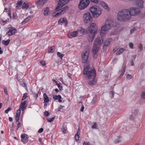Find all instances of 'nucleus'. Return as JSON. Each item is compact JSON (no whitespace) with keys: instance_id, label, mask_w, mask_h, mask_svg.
<instances>
[{"instance_id":"nucleus-11","label":"nucleus","mask_w":145,"mask_h":145,"mask_svg":"<svg viewBox=\"0 0 145 145\" xmlns=\"http://www.w3.org/2000/svg\"><path fill=\"white\" fill-rule=\"evenodd\" d=\"M100 47L94 45L93 44L92 48V52L93 55V57L94 58H97L98 56V52L100 49Z\"/></svg>"},{"instance_id":"nucleus-35","label":"nucleus","mask_w":145,"mask_h":145,"mask_svg":"<svg viewBox=\"0 0 145 145\" xmlns=\"http://www.w3.org/2000/svg\"><path fill=\"white\" fill-rule=\"evenodd\" d=\"M79 138V134H78V132L75 134V138L76 141H78V140Z\"/></svg>"},{"instance_id":"nucleus-58","label":"nucleus","mask_w":145,"mask_h":145,"mask_svg":"<svg viewBox=\"0 0 145 145\" xmlns=\"http://www.w3.org/2000/svg\"><path fill=\"white\" fill-rule=\"evenodd\" d=\"M4 92L5 93V94H7L8 92H7V91L6 88H4Z\"/></svg>"},{"instance_id":"nucleus-16","label":"nucleus","mask_w":145,"mask_h":145,"mask_svg":"<svg viewBox=\"0 0 145 145\" xmlns=\"http://www.w3.org/2000/svg\"><path fill=\"white\" fill-rule=\"evenodd\" d=\"M21 141L24 144H25L27 142L28 139L27 135L26 134H22L21 135Z\"/></svg>"},{"instance_id":"nucleus-45","label":"nucleus","mask_w":145,"mask_h":145,"mask_svg":"<svg viewBox=\"0 0 145 145\" xmlns=\"http://www.w3.org/2000/svg\"><path fill=\"white\" fill-rule=\"evenodd\" d=\"M46 0H41V2H40V5H44L45 3L46 2Z\"/></svg>"},{"instance_id":"nucleus-31","label":"nucleus","mask_w":145,"mask_h":145,"mask_svg":"<svg viewBox=\"0 0 145 145\" xmlns=\"http://www.w3.org/2000/svg\"><path fill=\"white\" fill-rule=\"evenodd\" d=\"M67 128L66 127L64 126H63L61 129V131L63 133L65 134L66 133Z\"/></svg>"},{"instance_id":"nucleus-40","label":"nucleus","mask_w":145,"mask_h":145,"mask_svg":"<svg viewBox=\"0 0 145 145\" xmlns=\"http://www.w3.org/2000/svg\"><path fill=\"white\" fill-rule=\"evenodd\" d=\"M64 107H65L64 106L60 105L57 111H61V109H63V108Z\"/></svg>"},{"instance_id":"nucleus-49","label":"nucleus","mask_w":145,"mask_h":145,"mask_svg":"<svg viewBox=\"0 0 145 145\" xmlns=\"http://www.w3.org/2000/svg\"><path fill=\"white\" fill-rule=\"evenodd\" d=\"M44 115L46 116H48L49 114V113L48 112L46 111L44 112Z\"/></svg>"},{"instance_id":"nucleus-48","label":"nucleus","mask_w":145,"mask_h":145,"mask_svg":"<svg viewBox=\"0 0 145 145\" xmlns=\"http://www.w3.org/2000/svg\"><path fill=\"white\" fill-rule=\"evenodd\" d=\"M129 46L131 48H133V44L132 42H130L129 44Z\"/></svg>"},{"instance_id":"nucleus-52","label":"nucleus","mask_w":145,"mask_h":145,"mask_svg":"<svg viewBox=\"0 0 145 145\" xmlns=\"http://www.w3.org/2000/svg\"><path fill=\"white\" fill-rule=\"evenodd\" d=\"M43 129L42 128H41L39 130L38 132L39 133H41L43 132Z\"/></svg>"},{"instance_id":"nucleus-27","label":"nucleus","mask_w":145,"mask_h":145,"mask_svg":"<svg viewBox=\"0 0 145 145\" xmlns=\"http://www.w3.org/2000/svg\"><path fill=\"white\" fill-rule=\"evenodd\" d=\"M10 42V40L8 39L7 40H3L2 41V43L5 45H8Z\"/></svg>"},{"instance_id":"nucleus-7","label":"nucleus","mask_w":145,"mask_h":145,"mask_svg":"<svg viewBox=\"0 0 145 145\" xmlns=\"http://www.w3.org/2000/svg\"><path fill=\"white\" fill-rule=\"evenodd\" d=\"M89 3V0H81L78 5L79 8L80 10H83L88 5Z\"/></svg>"},{"instance_id":"nucleus-5","label":"nucleus","mask_w":145,"mask_h":145,"mask_svg":"<svg viewBox=\"0 0 145 145\" xmlns=\"http://www.w3.org/2000/svg\"><path fill=\"white\" fill-rule=\"evenodd\" d=\"M83 74L86 75L89 79H94L96 75V71L95 69H90L89 65H87L84 67Z\"/></svg>"},{"instance_id":"nucleus-63","label":"nucleus","mask_w":145,"mask_h":145,"mask_svg":"<svg viewBox=\"0 0 145 145\" xmlns=\"http://www.w3.org/2000/svg\"><path fill=\"white\" fill-rule=\"evenodd\" d=\"M121 140H118V141H117V140H115L114 141V142H115V143H119V142H120V141Z\"/></svg>"},{"instance_id":"nucleus-62","label":"nucleus","mask_w":145,"mask_h":145,"mask_svg":"<svg viewBox=\"0 0 145 145\" xmlns=\"http://www.w3.org/2000/svg\"><path fill=\"white\" fill-rule=\"evenodd\" d=\"M9 120L10 121L12 122L13 120L12 118L11 117H10L9 118Z\"/></svg>"},{"instance_id":"nucleus-44","label":"nucleus","mask_w":145,"mask_h":145,"mask_svg":"<svg viewBox=\"0 0 145 145\" xmlns=\"http://www.w3.org/2000/svg\"><path fill=\"white\" fill-rule=\"evenodd\" d=\"M21 113V111L20 109H19L17 111L16 115L20 116Z\"/></svg>"},{"instance_id":"nucleus-4","label":"nucleus","mask_w":145,"mask_h":145,"mask_svg":"<svg viewBox=\"0 0 145 145\" xmlns=\"http://www.w3.org/2000/svg\"><path fill=\"white\" fill-rule=\"evenodd\" d=\"M88 39L90 42H92L95 38L98 31V27L95 23H91L88 28Z\"/></svg>"},{"instance_id":"nucleus-22","label":"nucleus","mask_w":145,"mask_h":145,"mask_svg":"<svg viewBox=\"0 0 145 145\" xmlns=\"http://www.w3.org/2000/svg\"><path fill=\"white\" fill-rule=\"evenodd\" d=\"M125 69L126 67H123L122 69L120 71H119V72L120 73L119 77H121L123 76L125 72Z\"/></svg>"},{"instance_id":"nucleus-29","label":"nucleus","mask_w":145,"mask_h":145,"mask_svg":"<svg viewBox=\"0 0 145 145\" xmlns=\"http://www.w3.org/2000/svg\"><path fill=\"white\" fill-rule=\"evenodd\" d=\"M49 11V9L48 7H47L44 10V16H47L48 15V13Z\"/></svg>"},{"instance_id":"nucleus-33","label":"nucleus","mask_w":145,"mask_h":145,"mask_svg":"<svg viewBox=\"0 0 145 145\" xmlns=\"http://www.w3.org/2000/svg\"><path fill=\"white\" fill-rule=\"evenodd\" d=\"M44 33L43 31H41L37 33V35L38 37H40L43 35Z\"/></svg>"},{"instance_id":"nucleus-10","label":"nucleus","mask_w":145,"mask_h":145,"mask_svg":"<svg viewBox=\"0 0 145 145\" xmlns=\"http://www.w3.org/2000/svg\"><path fill=\"white\" fill-rule=\"evenodd\" d=\"M89 53V50L87 49L85 50L82 53V62L83 63H85L87 61Z\"/></svg>"},{"instance_id":"nucleus-57","label":"nucleus","mask_w":145,"mask_h":145,"mask_svg":"<svg viewBox=\"0 0 145 145\" xmlns=\"http://www.w3.org/2000/svg\"><path fill=\"white\" fill-rule=\"evenodd\" d=\"M89 142H84L83 143V145H89Z\"/></svg>"},{"instance_id":"nucleus-3","label":"nucleus","mask_w":145,"mask_h":145,"mask_svg":"<svg viewBox=\"0 0 145 145\" xmlns=\"http://www.w3.org/2000/svg\"><path fill=\"white\" fill-rule=\"evenodd\" d=\"M115 23L112 20H106L104 25L102 27L100 30V35L102 37L105 35L107 31L110 30L115 25Z\"/></svg>"},{"instance_id":"nucleus-53","label":"nucleus","mask_w":145,"mask_h":145,"mask_svg":"<svg viewBox=\"0 0 145 145\" xmlns=\"http://www.w3.org/2000/svg\"><path fill=\"white\" fill-rule=\"evenodd\" d=\"M22 3V1H18L17 2V5H21Z\"/></svg>"},{"instance_id":"nucleus-9","label":"nucleus","mask_w":145,"mask_h":145,"mask_svg":"<svg viewBox=\"0 0 145 145\" xmlns=\"http://www.w3.org/2000/svg\"><path fill=\"white\" fill-rule=\"evenodd\" d=\"M83 19L84 22L86 24L90 23L92 20V18L89 13L84 14L83 15Z\"/></svg>"},{"instance_id":"nucleus-55","label":"nucleus","mask_w":145,"mask_h":145,"mask_svg":"<svg viewBox=\"0 0 145 145\" xmlns=\"http://www.w3.org/2000/svg\"><path fill=\"white\" fill-rule=\"evenodd\" d=\"M110 93L111 95V97L112 98H113L114 96V93L112 91H110Z\"/></svg>"},{"instance_id":"nucleus-38","label":"nucleus","mask_w":145,"mask_h":145,"mask_svg":"<svg viewBox=\"0 0 145 145\" xmlns=\"http://www.w3.org/2000/svg\"><path fill=\"white\" fill-rule=\"evenodd\" d=\"M55 119V117H53L52 118H48L47 119V120L48 121L50 122H52V121H53Z\"/></svg>"},{"instance_id":"nucleus-24","label":"nucleus","mask_w":145,"mask_h":145,"mask_svg":"<svg viewBox=\"0 0 145 145\" xmlns=\"http://www.w3.org/2000/svg\"><path fill=\"white\" fill-rule=\"evenodd\" d=\"M80 33L81 34L85 35L87 33V31L86 29H85L82 28L80 30Z\"/></svg>"},{"instance_id":"nucleus-60","label":"nucleus","mask_w":145,"mask_h":145,"mask_svg":"<svg viewBox=\"0 0 145 145\" xmlns=\"http://www.w3.org/2000/svg\"><path fill=\"white\" fill-rule=\"evenodd\" d=\"M68 76L71 79H72V78L71 77V76H72L71 74L69 73H68Z\"/></svg>"},{"instance_id":"nucleus-42","label":"nucleus","mask_w":145,"mask_h":145,"mask_svg":"<svg viewBox=\"0 0 145 145\" xmlns=\"http://www.w3.org/2000/svg\"><path fill=\"white\" fill-rule=\"evenodd\" d=\"M91 1L95 4H97L99 2V0H90Z\"/></svg>"},{"instance_id":"nucleus-59","label":"nucleus","mask_w":145,"mask_h":145,"mask_svg":"<svg viewBox=\"0 0 145 145\" xmlns=\"http://www.w3.org/2000/svg\"><path fill=\"white\" fill-rule=\"evenodd\" d=\"M16 13H14L13 15L12 16V17H13V18L16 19Z\"/></svg>"},{"instance_id":"nucleus-32","label":"nucleus","mask_w":145,"mask_h":145,"mask_svg":"<svg viewBox=\"0 0 145 145\" xmlns=\"http://www.w3.org/2000/svg\"><path fill=\"white\" fill-rule=\"evenodd\" d=\"M92 79V80L89 83V85L91 86L94 85L96 83V82L95 81L94 79Z\"/></svg>"},{"instance_id":"nucleus-54","label":"nucleus","mask_w":145,"mask_h":145,"mask_svg":"<svg viewBox=\"0 0 145 145\" xmlns=\"http://www.w3.org/2000/svg\"><path fill=\"white\" fill-rule=\"evenodd\" d=\"M139 47L140 50H142V45L141 43H140L139 44Z\"/></svg>"},{"instance_id":"nucleus-28","label":"nucleus","mask_w":145,"mask_h":145,"mask_svg":"<svg viewBox=\"0 0 145 145\" xmlns=\"http://www.w3.org/2000/svg\"><path fill=\"white\" fill-rule=\"evenodd\" d=\"M53 98L55 100L59 99H61V95H53Z\"/></svg>"},{"instance_id":"nucleus-36","label":"nucleus","mask_w":145,"mask_h":145,"mask_svg":"<svg viewBox=\"0 0 145 145\" xmlns=\"http://www.w3.org/2000/svg\"><path fill=\"white\" fill-rule=\"evenodd\" d=\"M57 55L60 58H62L63 56H64V55L61 54L60 52H58L57 53Z\"/></svg>"},{"instance_id":"nucleus-1","label":"nucleus","mask_w":145,"mask_h":145,"mask_svg":"<svg viewBox=\"0 0 145 145\" xmlns=\"http://www.w3.org/2000/svg\"><path fill=\"white\" fill-rule=\"evenodd\" d=\"M117 19L119 21L124 22L130 20L131 19L129 10L123 9L119 11L117 15Z\"/></svg>"},{"instance_id":"nucleus-41","label":"nucleus","mask_w":145,"mask_h":145,"mask_svg":"<svg viewBox=\"0 0 145 145\" xmlns=\"http://www.w3.org/2000/svg\"><path fill=\"white\" fill-rule=\"evenodd\" d=\"M27 93L24 94V95H23V96L22 99V100H24L27 97Z\"/></svg>"},{"instance_id":"nucleus-39","label":"nucleus","mask_w":145,"mask_h":145,"mask_svg":"<svg viewBox=\"0 0 145 145\" xmlns=\"http://www.w3.org/2000/svg\"><path fill=\"white\" fill-rule=\"evenodd\" d=\"M132 76L129 74H127V75L126 78L128 79H130L132 78Z\"/></svg>"},{"instance_id":"nucleus-21","label":"nucleus","mask_w":145,"mask_h":145,"mask_svg":"<svg viewBox=\"0 0 145 145\" xmlns=\"http://www.w3.org/2000/svg\"><path fill=\"white\" fill-rule=\"evenodd\" d=\"M33 16H30L27 17L26 18L24 19L23 21L22 22L21 24L22 25H24L27 23L29 20L33 18Z\"/></svg>"},{"instance_id":"nucleus-34","label":"nucleus","mask_w":145,"mask_h":145,"mask_svg":"<svg viewBox=\"0 0 145 145\" xmlns=\"http://www.w3.org/2000/svg\"><path fill=\"white\" fill-rule=\"evenodd\" d=\"M97 96H95L94 97L91 101V103L93 104H95V101H96L97 99Z\"/></svg>"},{"instance_id":"nucleus-19","label":"nucleus","mask_w":145,"mask_h":145,"mask_svg":"<svg viewBox=\"0 0 145 145\" xmlns=\"http://www.w3.org/2000/svg\"><path fill=\"white\" fill-rule=\"evenodd\" d=\"M58 23L59 24L61 23L64 24L65 26L67 24V21L65 18H61L58 20Z\"/></svg>"},{"instance_id":"nucleus-64","label":"nucleus","mask_w":145,"mask_h":145,"mask_svg":"<svg viewBox=\"0 0 145 145\" xmlns=\"http://www.w3.org/2000/svg\"><path fill=\"white\" fill-rule=\"evenodd\" d=\"M84 107L83 106H82V107L81 108L80 110L82 112L84 110Z\"/></svg>"},{"instance_id":"nucleus-6","label":"nucleus","mask_w":145,"mask_h":145,"mask_svg":"<svg viewBox=\"0 0 145 145\" xmlns=\"http://www.w3.org/2000/svg\"><path fill=\"white\" fill-rule=\"evenodd\" d=\"M89 10L95 18L98 17L102 13L101 9L96 5L91 7Z\"/></svg>"},{"instance_id":"nucleus-12","label":"nucleus","mask_w":145,"mask_h":145,"mask_svg":"<svg viewBox=\"0 0 145 145\" xmlns=\"http://www.w3.org/2000/svg\"><path fill=\"white\" fill-rule=\"evenodd\" d=\"M103 41L102 37H97L95 39L93 44L100 47V46L103 44Z\"/></svg>"},{"instance_id":"nucleus-46","label":"nucleus","mask_w":145,"mask_h":145,"mask_svg":"<svg viewBox=\"0 0 145 145\" xmlns=\"http://www.w3.org/2000/svg\"><path fill=\"white\" fill-rule=\"evenodd\" d=\"M61 83H59L57 84V86H58V88L60 89V90H62L63 87L62 86H61Z\"/></svg>"},{"instance_id":"nucleus-51","label":"nucleus","mask_w":145,"mask_h":145,"mask_svg":"<svg viewBox=\"0 0 145 145\" xmlns=\"http://www.w3.org/2000/svg\"><path fill=\"white\" fill-rule=\"evenodd\" d=\"M40 63L42 65H46L45 62L44 61H40Z\"/></svg>"},{"instance_id":"nucleus-37","label":"nucleus","mask_w":145,"mask_h":145,"mask_svg":"<svg viewBox=\"0 0 145 145\" xmlns=\"http://www.w3.org/2000/svg\"><path fill=\"white\" fill-rule=\"evenodd\" d=\"M98 127V125L96 122L94 123V125H93L92 126V128L93 129H97Z\"/></svg>"},{"instance_id":"nucleus-61","label":"nucleus","mask_w":145,"mask_h":145,"mask_svg":"<svg viewBox=\"0 0 145 145\" xmlns=\"http://www.w3.org/2000/svg\"><path fill=\"white\" fill-rule=\"evenodd\" d=\"M40 2H41V0H39L37 1L36 2V3L37 4H39L40 5Z\"/></svg>"},{"instance_id":"nucleus-30","label":"nucleus","mask_w":145,"mask_h":145,"mask_svg":"<svg viewBox=\"0 0 145 145\" xmlns=\"http://www.w3.org/2000/svg\"><path fill=\"white\" fill-rule=\"evenodd\" d=\"M29 6L27 4H24L22 6V8L26 10L29 8Z\"/></svg>"},{"instance_id":"nucleus-14","label":"nucleus","mask_w":145,"mask_h":145,"mask_svg":"<svg viewBox=\"0 0 145 145\" xmlns=\"http://www.w3.org/2000/svg\"><path fill=\"white\" fill-rule=\"evenodd\" d=\"M17 30L14 27H10L9 28V30L7 33L6 34L10 36L14 34L16 32Z\"/></svg>"},{"instance_id":"nucleus-47","label":"nucleus","mask_w":145,"mask_h":145,"mask_svg":"<svg viewBox=\"0 0 145 145\" xmlns=\"http://www.w3.org/2000/svg\"><path fill=\"white\" fill-rule=\"evenodd\" d=\"M11 109V108L9 107H8L7 110H6L5 111V112L6 113H8V112L10 111Z\"/></svg>"},{"instance_id":"nucleus-2","label":"nucleus","mask_w":145,"mask_h":145,"mask_svg":"<svg viewBox=\"0 0 145 145\" xmlns=\"http://www.w3.org/2000/svg\"><path fill=\"white\" fill-rule=\"evenodd\" d=\"M69 2V0H59L57 6L56 8L57 11L58 10V11L57 12H55L53 14V16L56 17L59 16L60 14L63 13L66 10H68V7H65L61 9H60L63 6L67 4Z\"/></svg>"},{"instance_id":"nucleus-17","label":"nucleus","mask_w":145,"mask_h":145,"mask_svg":"<svg viewBox=\"0 0 145 145\" xmlns=\"http://www.w3.org/2000/svg\"><path fill=\"white\" fill-rule=\"evenodd\" d=\"M79 30L73 31L71 34H68V37L70 38H72L73 37H76L78 34V31Z\"/></svg>"},{"instance_id":"nucleus-18","label":"nucleus","mask_w":145,"mask_h":145,"mask_svg":"<svg viewBox=\"0 0 145 145\" xmlns=\"http://www.w3.org/2000/svg\"><path fill=\"white\" fill-rule=\"evenodd\" d=\"M99 4L101 5L102 7H103L105 9L107 10H109V8L108 5L104 1H101L99 2Z\"/></svg>"},{"instance_id":"nucleus-8","label":"nucleus","mask_w":145,"mask_h":145,"mask_svg":"<svg viewBox=\"0 0 145 145\" xmlns=\"http://www.w3.org/2000/svg\"><path fill=\"white\" fill-rule=\"evenodd\" d=\"M129 10L131 18L132 16L137 15L140 12V9L138 8L132 7L130 8Z\"/></svg>"},{"instance_id":"nucleus-20","label":"nucleus","mask_w":145,"mask_h":145,"mask_svg":"<svg viewBox=\"0 0 145 145\" xmlns=\"http://www.w3.org/2000/svg\"><path fill=\"white\" fill-rule=\"evenodd\" d=\"M26 102L25 101L22 102L19 107L20 109L23 111L24 110L26 107L25 106V105L26 104Z\"/></svg>"},{"instance_id":"nucleus-13","label":"nucleus","mask_w":145,"mask_h":145,"mask_svg":"<svg viewBox=\"0 0 145 145\" xmlns=\"http://www.w3.org/2000/svg\"><path fill=\"white\" fill-rule=\"evenodd\" d=\"M144 1L142 0H136L135 3L136 5L140 8H142L144 7Z\"/></svg>"},{"instance_id":"nucleus-43","label":"nucleus","mask_w":145,"mask_h":145,"mask_svg":"<svg viewBox=\"0 0 145 145\" xmlns=\"http://www.w3.org/2000/svg\"><path fill=\"white\" fill-rule=\"evenodd\" d=\"M141 97L143 99H145V92L142 93L141 95Z\"/></svg>"},{"instance_id":"nucleus-26","label":"nucleus","mask_w":145,"mask_h":145,"mask_svg":"<svg viewBox=\"0 0 145 145\" xmlns=\"http://www.w3.org/2000/svg\"><path fill=\"white\" fill-rule=\"evenodd\" d=\"M125 50L124 48H121L116 53L117 55H119L123 53Z\"/></svg>"},{"instance_id":"nucleus-50","label":"nucleus","mask_w":145,"mask_h":145,"mask_svg":"<svg viewBox=\"0 0 145 145\" xmlns=\"http://www.w3.org/2000/svg\"><path fill=\"white\" fill-rule=\"evenodd\" d=\"M20 116H19L16 115L15 120H16V121H18V120H19Z\"/></svg>"},{"instance_id":"nucleus-23","label":"nucleus","mask_w":145,"mask_h":145,"mask_svg":"<svg viewBox=\"0 0 145 145\" xmlns=\"http://www.w3.org/2000/svg\"><path fill=\"white\" fill-rule=\"evenodd\" d=\"M43 98L44 99V101L45 103H47L49 102V98L45 93H44L43 94Z\"/></svg>"},{"instance_id":"nucleus-15","label":"nucleus","mask_w":145,"mask_h":145,"mask_svg":"<svg viewBox=\"0 0 145 145\" xmlns=\"http://www.w3.org/2000/svg\"><path fill=\"white\" fill-rule=\"evenodd\" d=\"M112 41V39L111 38H109L106 40L104 42L103 46V49H105L107 47L110 45V43Z\"/></svg>"},{"instance_id":"nucleus-56","label":"nucleus","mask_w":145,"mask_h":145,"mask_svg":"<svg viewBox=\"0 0 145 145\" xmlns=\"http://www.w3.org/2000/svg\"><path fill=\"white\" fill-rule=\"evenodd\" d=\"M135 30V28H133L131 29L130 30V32L131 33H133Z\"/></svg>"},{"instance_id":"nucleus-25","label":"nucleus","mask_w":145,"mask_h":145,"mask_svg":"<svg viewBox=\"0 0 145 145\" xmlns=\"http://www.w3.org/2000/svg\"><path fill=\"white\" fill-rule=\"evenodd\" d=\"M55 50V46H52L49 49L48 52L49 53L53 52H54Z\"/></svg>"}]
</instances>
